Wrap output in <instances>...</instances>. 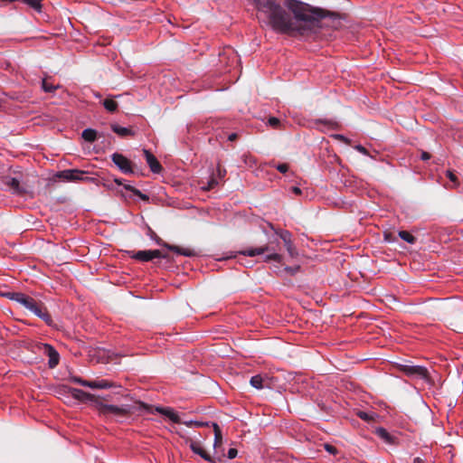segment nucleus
Listing matches in <instances>:
<instances>
[{"label":"nucleus","instance_id":"f257e3e1","mask_svg":"<svg viewBox=\"0 0 463 463\" xmlns=\"http://www.w3.org/2000/svg\"><path fill=\"white\" fill-rule=\"evenodd\" d=\"M258 12L257 17L264 21L274 31L286 34L308 35L329 25L326 19L335 23L339 18L332 13L298 0H286L288 12L276 0H249Z\"/></svg>","mask_w":463,"mask_h":463},{"label":"nucleus","instance_id":"f03ea898","mask_svg":"<svg viewBox=\"0 0 463 463\" xmlns=\"http://www.w3.org/2000/svg\"><path fill=\"white\" fill-rule=\"evenodd\" d=\"M96 408L100 415L105 418L115 417L118 421L121 419L127 418L129 415L135 413L137 411L144 410L146 412H152L151 405H148L143 402L137 401L131 405L117 406L112 404H106L102 402H97Z\"/></svg>","mask_w":463,"mask_h":463},{"label":"nucleus","instance_id":"7ed1b4c3","mask_svg":"<svg viewBox=\"0 0 463 463\" xmlns=\"http://www.w3.org/2000/svg\"><path fill=\"white\" fill-rule=\"evenodd\" d=\"M400 372L412 379H421L426 383L430 382V373L426 367L411 364H398Z\"/></svg>","mask_w":463,"mask_h":463},{"label":"nucleus","instance_id":"20e7f679","mask_svg":"<svg viewBox=\"0 0 463 463\" xmlns=\"http://www.w3.org/2000/svg\"><path fill=\"white\" fill-rule=\"evenodd\" d=\"M265 252H270L269 254H268L265 257L264 260L266 262L270 261V260L281 262L282 256L280 254L275 252V249L272 246H270L269 244H266L264 246H260V247H257V248H250V249H248L245 250H241V251H239V254H241L244 256H249V257H254L257 255L263 254Z\"/></svg>","mask_w":463,"mask_h":463},{"label":"nucleus","instance_id":"39448f33","mask_svg":"<svg viewBox=\"0 0 463 463\" xmlns=\"http://www.w3.org/2000/svg\"><path fill=\"white\" fill-rule=\"evenodd\" d=\"M1 183L5 189L10 191L13 194L24 195L27 194V188L21 184V181L17 177H13L11 175L3 176Z\"/></svg>","mask_w":463,"mask_h":463},{"label":"nucleus","instance_id":"423d86ee","mask_svg":"<svg viewBox=\"0 0 463 463\" xmlns=\"http://www.w3.org/2000/svg\"><path fill=\"white\" fill-rule=\"evenodd\" d=\"M132 259L137 260L146 262L150 261L154 259H166L168 258L167 254H164L159 250H138V251H129L128 252Z\"/></svg>","mask_w":463,"mask_h":463},{"label":"nucleus","instance_id":"0eeeda50","mask_svg":"<svg viewBox=\"0 0 463 463\" xmlns=\"http://www.w3.org/2000/svg\"><path fill=\"white\" fill-rule=\"evenodd\" d=\"M86 174L87 172L79 169H66L57 172L54 176L65 182H81L88 179L84 177Z\"/></svg>","mask_w":463,"mask_h":463},{"label":"nucleus","instance_id":"6e6552de","mask_svg":"<svg viewBox=\"0 0 463 463\" xmlns=\"http://www.w3.org/2000/svg\"><path fill=\"white\" fill-rule=\"evenodd\" d=\"M28 310L33 312L35 316L43 319L48 326H53V320L49 314L46 307L40 301L33 300Z\"/></svg>","mask_w":463,"mask_h":463},{"label":"nucleus","instance_id":"1a4fd4ad","mask_svg":"<svg viewBox=\"0 0 463 463\" xmlns=\"http://www.w3.org/2000/svg\"><path fill=\"white\" fill-rule=\"evenodd\" d=\"M28 310L33 312L35 316L43 319L48 326H53V320L49 314L46 307L40 301L33 300Z\"/></svg>","mask_w":463,"mask_h":463},{"label":"nucleus","instance_id":"9d476101","mask_svg":"<svg viewBox=\"0 0 463 463\" xmlns=\"http://www.w3.org/2000/svg\"><path fill=\"white\" fill-rule=\"evenodd\" d=\"M175 433H177L182 439L185 440L186 443L189 444V447L191 450L194 453L202 457L204 460L210 462V463H215V460L213 458H212L201 446L199 443L192 440L191 438L184 436L181 431L175 430Z\"/></svg>","mask_w":463,"mask_h":463},{"label":"nucleus","instance_id":"9b49d317","mask_svg":"<svg viewBox=\"0 0 463 463\" xmlns=\"http://www.w3.org/2000/svg\"><path fill=\"white\" fill-rule=\"evenodd\" d=\"M112 162L118 167V169L124 174H134V168L132 162L128 159L125 156L119 153H114L111 155Z\"/></svg>","mask_w":463,"mask_h":463},{"label":"nucleus","instance_id":"f8f14e48","mask_svg":"<svg viewBox=\"0 0 463 463\" xmlns=\"http://www.w3.org/2000/svg\"><path fill=\"white\" fill-rule=\"evenodd\" d=\"M156 241V242L164 247V248H166L167 250H171V251H174L177 254H180V255H184V256H186V257H194V256H196L197 253L193 249H189V248H182V247H179L177 245H172V244H169L165 241H164L162 239H160L158 236L155 237L154 239Z\"/></svg>","mask_w":463,"mask_h":463},{"label":"nucleus","instance_id":"ddd939ff","mask_svg":"<svg viewBox=\"0 0 463 463\" xmlns=\"http://www.w3.org/2000/svg\"><path fill=\"white\" fill-rule=\"evenodd\" d=\"M156 241V242L164 247V248H166L167 250H171V251H174L177 254H180V255H184V256H186V257H194V256H196L197 253L193 249H189V248H182V247H179L177 245H172V244H169L165 241H164L162 239H160L158 236L155 237L154 239Z\"/></svg>","mask_w":463,"mask_h":463},{"label":"nucleus","instance_id":"4468645a","mask_svg":"<svg viewBox=\"0 0 463 463\" xmlns=\"http://www.w3.org/2000/svg\"><path fill=\"white\" fill-rule=\"evenodd\" d=\"M39 349L42 353L49 357L48 366L52 369L55 368L60 362V354L55 348L49 344H41Z\"/></svg>","mask_w":463,"mask_h":463},{"label":"nucleus","instance_id":"2eb2a0df","mask_svg":"<svg viewBox=\"0 0 463 463\" xmlns=\"http://www.w3.org/2000/svg\"><path fill=\"white\" fill-rule=\"evenodd\" d=\"M64 388H66L68 390V392L71 393V395L75 400H78L80 402L91 401V402H95L96 403H97V402H99V399L94 394L86 392L80 389L66 387V386H64Z\"/></svg>","mask_w":463,"mask_h":463},{"label":"nucleus","instance_id":"dca6fc26","mask_svg":"<svg viewBox=\"0 0 463 463\" xmlns=\"http://www.w3.org/2000/svg\"><path fill=\"white\" fill-rule=\"evenodd\" d=\"M143 152L150 170L155 174L161 173L163 167L156 157L149 150L144 149Z\"/></svg>","mask_w":463,"mask_h":463},{"label":"nucleus","instance_id":"f3484780","mask_svg":"<svg viewBox=\"0 0 463 463\" xmlns=\"http://www.w3.org/2000/svg\"><path fill=\"white\" fill-rule=\"evenodd\" d=\"M152 407V412L156 411L160 414L165 415V417L169 418L173 422L175 423H181L182 420L178 416V414L170 407Z\"/></svg>","mask_w":463,"mask_h":463},{"label":"nucleus","instance_id":"a211bd4d","mask_svg":"<svg viewBox=\"0 0 463 463\" xmlns=\"http://www.w3.org/2000/svg\"><path fill=\"white\" fill-rule=\"evenodd\" d=\"M280 238L284 241L285 247L287 249V251L291 257H295L298 255V251L293 245V242L291 241V233L288 231H284L280 233Z\"/></svg>","mask_w":463,"mask_h":463},{"label":"nucleus","instance_id":"6ab92c4d","mask_svg":"<svg viewBox=\"0 0 463 463\" xmlns=\"http://www.w3.org/2000/svg\"><path fill=\"white\" fill-rule=\"evenodd\" d=\"M114 386L115 383L113 382H110L106 379L90 381V384H88V387L91 389H109Z\"/></svg>","mask_w":463,"mask_h":463},{"label":"nucleus","instance_id":"aec40b11","mask_svg":"<svg viewBox=\"0 0 463 463\" xmlns=\"http://www.w3.org/2000/svg\"><path fill=\"white\" fill-rule=\"evenodd\" d=\"M375 434L381 438L383 440H384L388 444H394L395 443V438L392 436L384 428H377L375 430Z\"/></svg>","mask_w":463,"mask_h":463},{"label":"nucleus","instance_id":"412c9836","mask_svg":"<svg viewBox=\"0 0 463 463\" xmlns=\"http://www.w3.org/2000/svg\"><path fill=\"white\" fill-rule=\"evenodd\" d=\"M33 300L34 298L19 292L14 301L24 307L26 309H28Z\"/></svg>","mask_w":463,"mask_h":463},{"label":"nucleus","instance_id":"4be33fe9","mask_svg":"<svg viewBox=\"0 0 463 463\" xmlns=\"http://www.w3.org/2000/svg\"><path fill=\"white\" fill-rule=\"evenodd\" d=\"M111 129L114 133L118 134L120 137H127V136L134 135V132L130 128L120 127L117 124H112Z\"/></svg>","mask_w":463,"mask_h":463},{"label":"nucleus","instance_id":"5701e85b","mask_svg":"<svg viewBox=\"0 0 463 463\" xmlns=\"http://www.w3.org/2000/svg\"><path fill=\"white\" fill-rule=\"evenodd\" d=\"M82 138L90 143H93L98 137V132L92 128H86L81 133Z\"/></svg>","mask_w":463,"mask_h":463},{"label":"nucleus","instance_id":"b1692460","mask_svg":"<svg viewBox=\"0 0 463 463\" xmlns=\"http://www.w3.org/2000/svg\"><path fill=\"white\" fill-rule=\"evenodd\" d=\"M104 108L110 113H114L118 110V104L111 98H108L102 101Z\"/></svg>","mask_w":463,"mask_h":463},{"label":"nucleus","instance_id":"393cba45","mask_svg":"<svg viewBox=\"0 0 463 463\" xmlns=\"http://www.w3.org/2000/svg\"><path fill=\"white\" fill-rule=\"evenodd\" d=\"M213 431H214V447L216 448V447H219L222 445V430L217 423L213 422Z\"/></svg>","mask_w":463,"mask_h":463},{"label":"nucleus","instance_id":"a878e982","mask_svg":"<svg viewBox=\"0 0 463 463\" xmlns=\"http://www.w3.org/2000/svg\"><path fill=\"white\" fill-rule=\"evenodd\" d=\"M264 379L261 375L257 374L250 378V383L252 387L260 390L264 387L263 385Z\"/></svg>","mask_w":463,"mask_h":463},{"label":"nucleus","instance_id":"bb28decb","mask_svg":"<svg viewBox=\"0 0 463 463\" xmlns=\"http://www.w3.org/2000/svg\"><path fill=\"white\" fill-rule=\"evenodd\" d=\"M399 237L410 244H414L417 241L416 237L407 231H400Z\"/></svg>","mask_w":463,"mask_h":463},{"label":"nucleus","instance_id":"cd10ccee","mask_svg":"<svg viewBox=\"0 0 463 463\" xmlns=\"http://www.w3.org/2000/svg\"><path fill=\"white\" fill-rule=\"evenodd\" d=\"M124 188L128 191H130L132 192L135 195L138 196L141 200L143 201H148L149 200V196L141 193L138 189L135 188L134 186L132 185H129V184H125L124 185Z\"/></svg>","mask_w":463,"mask_h":463},{"label":"nucleus","instance_id":"c85d7f7f","mask_svg":"<svg viewBox=\"0 0 463 463\" xmlns=\"http://www.w3.org/2000/svg\"><path fill=\"white\" fill-rule=\"evenodd\" d=\"M41 1L42 0H21L22 3L29 5L30 7H32L33 9H34L37 12L42 11L43 5L41 4Z\"/></svg>","mask_w":463,"mask_h":463},{"label":"nucleus","instance_id":"c756f323","mask_svg":"<svg viewBox=\"0 0 463 463\" xmlns=\"http://www.w3.org/2000/svg\"><path fill=\"white\" fill-rule=\"evenodd\" d=\"M356 415L363 420L366 421V422H371L374 420V415L373 414H370L368 412H365V411H359Z\"/></svg>","mask_w":463,"mask_h":463},{"label":"nucleus","instance_id":"7c9ffc66","mask_svg":"<svg viewBox=\"0 0 463 463\" xmlns=\"http://www.w3.org/2000/svg\"><path fill=\"white\" fill-rule=\"evenodd\" d=\"M42 85H43V90H44L45 92H50V93H51V92H53V91L57 89V87H56V86H54V85H53V84H52V83H49V82L47 81V80H45V79H44V80H43V84H42Z\"/></svg>","mask_w":463,"mask_h":463},{"label":"nucleus","instance_id":"2f4dec72","mask_svg":"<svg viewBox=\"0 0 463 463\" xmlns=\"http://www.w3.org/2000/svg\"><path fill=\"white\" fill-rule=\"evenodd\" d=\"M70 381H71L72 383H79L85 387H88V384H90V381L83 380L78 376H71L70 378Z\"/></svg>","mask_w":463,"mask_h":463},{"label":"nucleus","instance_id":"473e14b6","mask_svg":"<svg viewBox=\"0 0 463 463\" xmlns=\"http://www.w3.org/2000/svg\"><path fill=\"white\" fill-rule=\"evenodd\" d=\"M268 124L273 128H278L280 126V121L278 118L270 117L268 119Z\"/></svg>","mask_w":463,"mask_h":463},{"label":"nucleus","instance_id":"72a5a7b5","mask_svg":"<svg viewBox=\"0 0 463 463\" xmlns=\"http://www.w3.org/2000/svg\"><path fill=\"white\" fill-rule=\"evenodd\" d=\"M19 292H14V291H7V292H3L2 293V296L10 299V300H13L14 301L15 298H17Z\"/></svg>","mask_w":463,"mask_h":463},{"label":"nucleus","instance_id":"f704fd0d","mask_svg":"<svg viewBox=\"0 0 463 463\" xmlns=\"http://www.w3.org/2000/svg\"><path fill=\"white\" fill-rule=\"evenodd\" d=\"M384 241L387 242H394L396 241L395 235L391 232H385L383 234Z\"/></svg>","mask_w":463,"mask_h":463},{"label":"nucleus","instance_id":"c9c22d12","mask_svg":"<svg viewBox=\"0 0 463 463\" xmlns=\"http://www.w3.org/2000/svg\"><path fill=\"white\" fill-rule=\"evenodd\" d=\"M299 269H300V266L285 267V269H284V270H285L288 274H289V275H291V276H293V275H295L296 273H298V272L299 271Z\"/></svg>","mask_w":463,"mask_h":463},{"label":"nucleus","instance_id":"e433bc0d","mask_svg":"<svg viewBox=\"0 0 463 463\" xmlns=\"http://www.w3.org/2000/svg\"><path fill=\"white\" fill-rule=\"evenodd\" d=\"M447 176L449 177V179L454 183L455 185H457L458 184V177L457 175L451 172V171H447Z\"/></svg>","mask_w":463,"mask_h":463},{"label":"nucleus","instance_id":"4c0bfd02","mask_svg":"<svg viewBox=\"0 0 463 463\" xmlns=\"http://www.w3.org/2000/svg\"><path fill=\"white\" fill-rule=\"evenodd\" d=\"M237 455H238V450L236 449L232 448L228 450L227 457L230 459L235 458L237 457Z\"/></svg>","mask_w":463,"mask_h":463},{"label":"nucleus","instance_id":"58836bf2","mask_svg":"<svg viewBox=\"0 0 463 463\" xmlns=\"http://www.w3.org/2000/svg\"><path fill=\"white\" fill-rule=\"evenodd\" d=\"M325 449L326 451H328L329 453H331L333 455H335L337 453V449H335V447H334L330 444H326Z\"/></svg>","mask_w":463,"mask_h":463},{"label":"nucleus","instance_id":"ea45409f","mask_svg":"<svg viewBox=\"0 0 463 463\" xmlns=\"http://www.w3.org/2000/svg\"><path fill=\"white\" fill-rule=\"evenodd\" d=\"M277 169L278 171H279L280 173L282 174H285L288 172V165L287 164H279L278 166H277Z\"/></svg>","mask_w":463,"mask_h":463},{"label":"nucleus","instance_id":"a19ab883","mask_svg":"<svg viewBox=\"0 0 463 463\" xmlns=\"http://www.w3.org/2000/svg\"><path fill=\"white\" fill-rule=\"evenodd\" d=\"M333 137H334V138H335V139H337V140H340V141H343V142H345V143H346V144H348V143H349L348 138H347V137H345V136H343V135L336 134V135H334Z\"/></svg>","mask_w":463,"mask_h":463},{"label":"nucleus","instance_id":"79ce46f5","mask_svg":"<svg viewBox=\"0 0 463 463\" xmlns=\"http://www.w3.org/2000/svg\"><path fill=\"white\" fill-rule=\"evenodd\" d=\"M217 181L215 178H211V180L208 182L207 190L213 189L215 185H217Z\"/></svg>","mask_w":463,"mask_h":463},{"label":"nucleus","instance_id":"37998d69","mask_svg":"<svg viewBox=\"0 0 463 463\" xmlns=\"http://www.w3.org/2000/svg\"><path fill=\"white\" fill-rule=\"evenodd\" d=\"M204 426H209V423L203 422V421L194 420V428H201V427H204Z\"/></svg>","mask_w":463,"mask_h":463},{"label":"nucleus","instance_id":"c03bdc74","mask_svg":"<svg viewBox=\"0 0 463 463\" xmlns=\"http://www.w3.org/2000/svg\"><path fill=\"white\" fill-rule=\"evenodd\" d=\"M431 157L430 154L426 151H421L420 158L423 161L429 160Z\"/></svg>","mask_w":463,"mask_h":463},{"label":"nucleus","instance_id":"a18cd8bd","mask_svg":"<svg viewBox=\"0 0 463 463\" xmlns=\"http://www.w3.org/2000/svg\"><path fill=\"white\" fill-rule=\"evenodd\" d=\"M355 149L357 151H359L360 153L364 154V155H367L368 154L367 149L364 146H361V145L356 146Z\"/></svg>","mask_w":463,"mask_h":463},{"label":"nucleus","instance_id":"49530a36","mask_svg":"<svg viewBox=\"0 0 463 463\" xmlns=\"http://www.w3.org/2000/svg\"><path fill=\"white\" fill-rule=\"evenodd\" d=\"M238 137L239 136H238L237 133H232V134L229 135L228 140L229 141H235V140H237Z\"/></svg>","mask_w":463,"mask_h":463},{"label":"nucleus","instance_id":"de8ad7c7","mask_svg":"<svg viewBox=\"0 0 463 463\" xmlns=\"http://www.w3.org/2000/svg\"><path fill=\"white\" fill-rule=\"evenodd\" d=\"M292 192L297 194V195H300L302 194V191L300 188H298V186H293L291 188Z\"/></svg>","mask_w":463,"mask_h":463},{"label":"nucleus","instance_id":"09e8293b","mask_svg":"<svg viewBox=\"0 0 463 463\" xmlns=\"http://www.w3.org/2000/svg\"><path fill=\"white\" fill-rule=\"evenodd\" d=\"M180 424H184L185 426L192 428V427H194V420H189V421L182 420V422Z\"/></svg>","mask_w":463,"mask_h":463},{"label":"nucleus","instance_id":"8fccbe9b","mask_svg":"<svg viewBox=\"0 0 463 463\" xmlns=\"http://www.w3.org/2000/svg\"><path fill=\"white\" fill-rule=\"evenodd\" d=\"M454 318L456 319V322L463 325V315L455 317Z\"/></svg>","mask_w":463,"mask_h":463},{"label":"nucleus","instance_id":"3c124183","mask_svg":"<svg viewBox=\"0 0 463 463\" xmlns=\"http://www.w3.org/2000/svg\"><path fill=\"white\" fill-rule=\"evenodd\" d=\"M413 463H424V461L420 458L417 457L413 459Z\"/></svg>","mask_w":463,"mask_h":463},{"label":"nucleus","instance_id":"603ef678","mask_svg":"<svg viewBox=\"0 0 463 463\" xmlns=\"http://www.w3.org/2000/svg\"><path fill=\"white\" fill-rule=\"evenodd\" d=\"M228 53L234 54V52H233V50H232V49L229 48L227 51H225V52H223V54H222V55H225V54H228Z\"/></svg>","mask_w":463,"mask_h":463},{"label":"nucleus","instance_id":"864d4df0","mask_svg":"<svg viewBox=\"0 0 463 463\" xmlns=\"http://www.w3.org/2000/svg\"><path fill=\"white\" fill-rule=\"evenodd\" d=\"M149 234H150L152 239H155V237L157 236L150 228H149Z\"/></svg>","mask_w":463,"mask_h":463},{"label":"nucleus","instance_id":"5fc2aeb1","mask_svg":"<svg viewBox=\"0 0 463 463\" xmlns=\"http://www.w3.org/2000/svg\"><path fill=\"white\" fill-rule=\"evenodd\" d=\"M115 182H116L118 185L122 184V181H121L120 179H115Z\"/></svg>","mask_w":463,"mask_h":463},{"label":"nucleus","instance_id":"6e6d98bb","mask_svg":"<svg viewBox=\"0 0 463 463\" xmlns=\"http://www.w3.org/2000/svg\"><path fill=\"white\" fill-rule=\"evenodd\" d=\"M95 97H96V98L100 99V98H101V95H100L99 93H98V92H97V93H95Z\"/></svg>","mask_w":463,"mask_h":463},{"label":"nucleus","instance_id":"4d7b16f0","mask_svg":"<svg viewBox=\"0 0 463 463\" xmlns=\"http://www.w3.org/2000/svg\"><path fill=\"white\" fill-rule=\"evenodd\" d=\"M217 170H218L219 175H222V172L221 168H220V167H218V169H217Z\"/></svg>","mask_w":463,"mask_h":463}]
</instances>
